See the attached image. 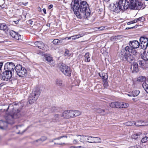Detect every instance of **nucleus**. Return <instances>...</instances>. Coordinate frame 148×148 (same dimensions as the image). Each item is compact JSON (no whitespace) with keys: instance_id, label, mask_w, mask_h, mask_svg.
<instances>
[{"instance_id":"9b49d317","label":"nucleus","mask_w":148,"mask_h":148,"mask_svg":"<svg viewBox=\"0 0 148 148\" xmlns=\"http://www.w3.org/2000/svg\"><path fill=\"white\" fill-rule=\"evenodd\" d=\"M79 141L82 142H91L90 140H92V137L90 136H83L78 135L77 136Z\"/></svg>"},{"instance_id":"680f3d73","label":"nucleus","mask_w":148,"mask_h":148,"mask_svg":"<svg viewBox=\"0 0 148 148\" xmlns=\"http://www.w3.org/2000/svg\"><path fill=\"white\" fill-rule=\"evenodd\" d=\"M33 21H32V20H30L29 21V23L30 24H33Z\"/></svg>"},{"instance_id":"ddd939ff","label":"nucleus","mask_w":148,"mask_h":148,"mask_svg":"<svg viewBox=\"0 0 148 148\" xmlns=\"http://www.w3.org/2000/svg\"><path fill=\"white\" fill-rule=\"evenodd\" d=\"M130 46L133 49H136L140 46V44L137 40L130 41L129 43Z\"/></svg>"},{"instance_id":"3c124183","label":"nucleus","mask_w":148,"mask_h":148,"mask_svg":"<svg viewBox=\"0 0 148 148\" xmlns=\"http://www.w3.org/2000/svg\"><path fill=\"white\" fill-rule=\"evenodd\" d=\"M80 0H72V1L71 4V7H72L73 5H74L75 3H77L79 1H80Z\"/></svg>"},{"instance_id":"ea45409f","label":"nucleus","mask_w":148,"mask_h":148,"mask_svg":"<svg viewBox=\"0 0 148 148\" xmlns=\"http://www.w3.org/2000/svg\"><path fill=\"white\" fill-rule=\"evenodd\" d=\"M140 91L139 90H136L132 92L133 96H137L139 93Z\"/></svg>"},{"instance_id":"0e129e2a","label":"nucleus","mask_w":148,"mask_h":148,"mask_svg":"<svg viewBox=\"0 0 148 148\" xmlns=\"http://www.w3.org/2000/svg\"><path fill=\"white\" fill-rule=\"evenodd\" d=\"M53 7V5H50L49 6L48 8L49 9H51V8Z\"/></svg>"},{"instance_id":"dca6fc26","label":"nucleus","mask_w":148,"mask_h":148,"mask_svg":"<svg viewBox=\"0 0 148 148\" xmlns=\"http://www.w3.org/2000/svg\"><path fill=\"white\" fill-rule=\"evenodd\" d=\"M128 54V53H127L124 51H121V52L119 54L120 58L123 61H126Z\"/></svg>"},{"instance_id":"c756f323","label":"nucleus","mask_w":148,"mask_h":148,"mask_svg":"<svg viewBox=\"0 0 148 148\" xmlns=\"http://www.w3.org/2000/svg\"><path fill=\"white\" fill-rule=\"evenodd\" d=\"M45 60L49 62H50L53 61L52 58L48 55H46L44 56Z\"/></svg>"},{"instance_id":"052dcab7","label":"nucleus","mask_w":148,"mask_h":148,"mask_svg":"<svg viewBox=\"0 0 148 148\" xmlns=\"http://www.w3.org/2000/svg\"><path fill=\"white\" fill-rule=\"evenodd\" d=\"M134 148H141V147L139 145H136L135 146H134Z\"/></svg>"},{"instance_id":"5701e85b","label":"nucleus","mask_w":148,"mask_h":148,"mask_svg":"<svg viewBox=\"0 0 148 148\" xmlns=\"http://www.w3.org/2000/svg\"><path fill=\"white\" fill-rule=\"evenodd\" d=\"M7 123L6 121H3L1 120H0V129L3 130L7 127Z\"/></svg>"},{"instance_id":"cd10ccee","label":"nucleus","mask_w":148,"mask_h":148,"mask_svg":"<svg viewBox=\"0 0 148 148\" xmlns=\"http://www.w3.org/2000/svg\"><path fill=\"white\" fill-rule=\"evenodd\" d=\"M85 35V34L82 33L73 36H71L72 37V40H75L76 39H78L80 37H81L84 36Z\"/></svg>"},{"instance_id":"2f4dec72","label":"nucleus","mask_w":148,"mask_h":148,"mask_svg":"<svg viewBox=\"0 0 148 148\" xmlns=\"http://www.w3.org/2000/svg\"><path fill=\"white\" fill-rule=\"evenodd\" d=\"M7 28V25L4 23H0V30H5Z\"/></svg>"},{"instance_id":"bb28decb","label":"nucleus","mask_w":148,"mask_h":148,"mask_svg":"<svg viewBox=\"0 0 148 148\" xmlns=\"http://www.w3.org/2000/svg\"><path fill=\"white\" fill-rule=\"evenodd\" d=\"M119 108H126L128 107L129 106V104L127 103L121 102H119Z\"/></svg>"},{"instance_id":"393cba45","label":"nucleus","mask_w":148,"mask_h":148,"mask_svg":"<svg viewBox=\"0 0 148 148\" xmlns=\"http://www.w3.org/2000/svg\"><path fill=\"white\" fill-rule=\"evenodd\" d=\"M141 59L145 61L147 60H148V53H146L145 51H144L143 52L141 53Z\"/></svg>"},{"instance_id":"49530a36","label":"nucleus","mask_w":148,"mask_h":148,"mask_svg":"<svg viewBox=\"0 0 148 148\" xmlns=\"http://www.w3.org/2000/svg\"><path fill=\"white\" fill-rule=\"evenodd\" d=\"M47 137H46V136H43V137H42L40 139L36 140V142H38L39 141H40L41 142H43V141H45L46 140H47Z\"/></svg>"},{"instance_id":"bf43d9fd","label":"nucleus","mask_w":148,"mask_h":148,"mask_svg":"<svg viewBox=\"0 0 148 148\" xmlns=\"http://www.w3.org/2000/svg\"><path fill=\"white\" fill-rule=\"evenodd\" d=\"M134 27H135V26L132 27H127L126 28V29H132L133 28H134Z\"/></svg>"},{"instance_id":"58836bf2","label":"nucleus","mask_w":148,"mask_h":148,"mask_svg":"<svg viewBox=\"0 0 148 148\" xmlns=\"http://www.w3.org/2000/svg\"><path fill=\"white\" fill-rule=\"evenodd\" d=\"M77 135L75 136V139H74V140L73 141V143L74 144H78L79 142V139L78 137H77Z\"/></svg>"},{"instance_id":"4be33fe9","label":"nucleus","mask_w":148,"mask_h":148,"mask_svg":"<svg viewBox=\"0 0 148 148\" xmlns=\"http://www.w3.org/2000/svg\"><path fill=\"white\" fill-rule=\"evenodd\" d=\"M56 85L60 87H63L64 85V84L62 80L59 79H56L55 81Z\"/></svg>"},{"instance_id":"a211bd4d","label":"nucleus","mask_w":148,"mask_h":148,"mask_svg":"<svg viewBox=\"0 0 148 148\" xmlns=\"http://www.w3.org/2000/svg\"><path fill=\"white\" fill-rule=\"evenodd\" d=\"M131 69L133 72H137L138 71V64L137 63L134 62L131 65Z\"/></svg>"},{"instance_id":"f03ea898","label":"nucleus","mask_w":148,"mask_h":148,"mask_svg":"<svg viewBox=\"0 0 148 148\" xmlns=\"http://www.w3.org/2000/svg\"><path fill=\"white\" fill-rule=\"evenodd\" d=\"M16 103L14 105L11 104H9L8 108L7 111H10V113L6 115L5 118L7 123L13 124L14 123V119L19 117V112L20 110L18 109L16 110Z\"/></svg>"},{"instance_id":"09e8293b","label":"nucleus","mask_w":148,"mask_h":148,"mask_svg":"<svg viewBox=\"0 0 148 148\" xmlns=\"http://www.w3.org/2000/svg\"><path fill=\"white\" fill-rule=\"evenodd\" d=\"M148 137L146 136L144 137L141 140V142L143 143H145L148 141Z\"/></svg>"},{"instance_id":"39448f33","label":"nucleus","mask_w":148,"mask_h":148,"mask_svg":"<svg viewBox=\"0 0 148 148\" xmlns=\"http://www.w3.org/2000/svg\"><path fill=\"white\" fill-rule=\"evenodd\" d=\"M15 71L17 74L20 77H24L27 75V71L20 64L16 66Z\"/></svg>"},{"instance_id":"e433bc0d","label":"nucleus","mask_w":148,"mask_h":148,"mask_svg":"<svg viewBox=\"0 0 148 148\" xmlns=\"http://www.w3.org/2000/svg\"><path fill=\"white\" fill-rule=\"evenodd\" d=\"M141 134V132H139L136 134H134L132 135V137L133 138L136 140L138 138V136L140 135Z\"/></svg>"},{"instance_id":"f257e3e1","label":"nucleus","mask_w":148,"mask_h":148,"mask_svg":"<svg viewBox=\"0 0 148 148\" xmlns=\"http://www.w3.org/2000/svg\"><path fill=\"white\" fill-rule=\"evenodd\" d=\"M74 14L79 18H81L82 16L87 19L90 16V11L88 7L87 2L84 0H80L74 3L71 7Z\"/></svg>"},{"instance_id":"c85d7f7f","label":"nucleus","mask_w":148,"mask_h":148,"mask_svg":"<svg viewBox=\"0 0 148 148\" xmlns=\"http://www.w3.org/2000/svg\"><path fill=\"white\" fill-rule=\"evenodd\" d=\"M144 121H138L134 123V124L137 126H145L146 125V124H142V123Z\"/></svg>"},{"instance_id":"5fc2aeb1","label":"nucleus","mask_w":148,"mask_h":148,"mask_svg":"<svg viewBox=\"0 0 148 148\" xmlns=\"http://www.w3.org/2000/svg\"><path fill=\"white\" fill-rule=\"evenodd\" d=\"M105 28L104 27L102 26L98 28V29H99L100 30H103Z\"/></svg>"},{"instance_id":"1a4fd4ad","label":"nucleus","mask_w":148,"mask_h":148,"mask_svg":"<svg viewBox=\"0 0 148 148\" xmlns=\"http://www.w3.org/2000/svg\"><path fill=\"white\" fill-rule=\"evenodd\" d=\"M16 69V66L14 63L12 62H7L4 66V70L10 72L14 71V69Z\"/></svg>"},{"instance_id":"79ce46f5","label":"nucleus","mask_w":148,"mask_h":148,"mask_svg":"<svg viewBox=\"0 0 148 148\" xmlns=\"http://www.w3.org/2000/svg\"><path fill=\"white\" fill-rule=\"evenodd\" d=\"M16 33L14 31L11 30L9 32V34L13 38H14V37L15 35H16Z\"/></svg>"},{"instance_id":"6e6552de","label":"nucleus","mask_w":148,"mask_h":148,"mask_svg":"<svg viewBox=\"0 0 148 148\" xmlns=\"http://www.w3.org/2000/svg\"><path fill=\"white\" fill-rule=\"evenodd\" d=\"M140 46L143 49H146L148 46V38L145 36H142L140 38Z\"/></svg>"},{"instance_id":"c03bdc74","label":"nucleus","mask_w":148,"mask_h":148,"mask_svg":"<svg viewBox=\"0 0 148 148\" xmlns=\"http://www.w3.org/2000/svg\"><path fill=\"white\" fill-rule=\"evenodd\" d=\"M64 55L65 56L68 57L71 56V54L70 53L69 50L66 49L64 53Z\"/></svg>"},{"instance_id":"7c9ffc66","label":"nucleus","mask_w":148,"mask_h":148,"mask_svg":"<svg viewBox=\"0 0 148 148\" xmlns=\"http://www.w3.org/2000/svg\"><path fill=\"white\" fill-rule=\"evenodd\" d=\"M100 76L104 80H106L108 78V75L106 73H99Z\"/></svg>"},{"instance_id":"8fccbe9b","label":"nucleus","mask_w":148,"mask_h":148,"mask_svg":"<svg viewBox=\"0 0 148 148\" xmlns=\"http://www.w3.org/2000/svg\"><path fill=\"white\" fill-rule=\"evenodd\" d=\"M60 42V40L58 39H54L53 41V44L56 45Z\"/></svg>"},{"instance_id":"a19ab883","label":"nucleus","mask_w":148,"mask_h":148,"mask_svg":"<svg viewBox=\"0 0 148 148\" xmlns=\"http://www.w3.org/2000/svg\"><path fill=\"white\" fill-rule=\"evenodd\" d=\"M134 122L133 121H129L125 123L124 124L126 126H131L132 125L134 124Z\"/></svg>"},{"instance_id":"4c0bfd02","label":"nucleus","mask_w":148,"mask_h":148,"mask_svg":"<svg viewBox=\"0 0 148 148\" xmlns=\"http://www.w3.org/2000/svg\"><path fill=\"white\" fill-rule=\"evenodd\" d=\"M22 38V37L21 35L17 33L14 38L17 40H21Z\"/></svg>"},{"instance_id":"f8f14e48","label":"nucleus","mask_w":148,"mask_h":148,"mask_svg":"<svg viewBox=\"0 0 148 148\" xmlns=\"http://www.w3.org/2000/svg\"><path fill=\"white\" fill-rule=\"evenodd\" d=\"M74 113L73 110H65L63 112V115L64 117L66 119H70L74 118Z\"/></svg>"},{"instance_id":"13d9d810","label":"nucleus","mask_w":148,"mask_h":148,"mask_svg":"<svg viewBox=\"0 0 148 148\" xmlns=\"http://www.w3.org/2000/svg\"><path fill=\"white\" fill-rule=\"evenodd\" d=\"M3 63L2 62H0V71L1 70V68L3 65Z\"/></svg>"},{"instance_id":"f3484780","label":"nucleus","mask_w":148,"mask_h":148,"mask_svg":"<svg viewBox=\"0 0 148 148\" xmlns=\"http://www.w3.org/2000/svg\"><path fill=\"white\" fill-rule=\"evenodd\" d=\"M138 63L141 68L145 69L147 68V64L146 61L142 59H140L138 61Z\"/></svg>"},{"instance_id":"412c9836","label":"nucleus","mask_w":148,"mask_h":148,"mask_svg":"<svg viewBox=\"0 0 148 148\" xmlns=\"http://www.w3.org/2000/svg\"><path fill=\"white\" fill-rule=\"evenodd\" d=\"M109 106L112 108H119V103L118 101L112 102L109 103Z\"/></svg>"},{"instance_id":"72a5a7b5","label":"nucleus","mask_w":148,"mask_h":148,"mask_svg":"<svg viewBox=\"0 0 148 148\" xmlns=\"http://www.w3.org/2000/svg\"><path fill=\"white\" fill-rule=\"evenodd\" d=\"M73 112L74 113V118L79 116L81 114L80 112L78 110H73Z\"/></svg>"},{"instance_id":"20e7f679","label":"nucleus","mask_w":148,"mask_h":148,"mask_svg":"<svg viewBox=\"0 0 148 148\" xmlns=\"http://www.w3.org/2000/svg\"><path fill=\"white\" fill-rule=\"evenodd\" d=\"M129 8L131 9L138 10L143 9L144 6L143 4L138 0H130Z\"/></svg>"},{"instance_id":"4d7b16f0","label":"nucleus","mask_w":148,"mask_h":148,"mask_svg":"<svg viewBox=\"0 0 148 148\" xmlns=\"http://www.w3.org/2000/svg\"><path fill=\"white\" fill-rule=\"evenodd\" d=\"M55 144H57V145H62L65 144L63 142H60L59 143H55Z\"/></svg>"},{"instance_id":"de8ad7c7","label":"nucleus","mask_w":148,"mask_h":148,"mask_svg":"<svg viewBox=\"0 0 148 148\" xmlns=\"http://www.w3.org/2000/svg\"><path fill=\"white\" fill-rule=\"evenodd\" d=\"M103 86L105 88H107L108 86V84L106 80H105L103 81Z\"/></svg>"},{"instance_id":"6e6d98bb","label":"nucleus","mask_w":148,"mask_h":148,"mask_svg":"<svg viewBox=\"0 0 148 148\" xmlns=\"http://www.w3.org/2000/svg\"><path fill=\"white\" fill-rule=\"evenodd\" d=\"M132 24L134 23H136L137 22V20L136 19H135L134 20L131 21Z\"/></svg>"},{"instance_id":"423d86ee","label":"nucleus","mask_w":148,"mask_h":148,"mask_svg":"<svg viewBox=\"0 0 148 148\" xmlns=\"http://www.w3.org/2000/svg\"><path fill=\"white\" fill-rule=\"evenodd\" d=\"M40 93L39 90H36L33 92L29 98V103L32 104L36 101L39 97Z\"/></svg>"},{"instance_id":"9d476101","label":"nucleus","mask_w":148,"mask_h":148,"mask_svg":"<svg viewBox=\"0 0 148 148\" xmlns=\"http://www.w3.org/2000/svg\"><path fill=\"white\" fill-rule=\"evenodd\" d=\"M1 79L4 81H7L10 79L12 77V72L8 71H4L1 74Z\"/></svg>"},{"instance_id":"b1692460","label":"nucleus","mask_w":148,"mask_h":148,"mask_svg":"<svg viewBox=\"0 0 148 148\" xmlns=\"http://www.w3.org/2000/svg\"><path fill=\"white\" fill-rule=\"evenodd\" d=\"M90 140L91 142H89L90 143H97L101 142V138L97 137H92V140Z\"/></svg>"},{"instance_id":"6ab92c4d","label":"nucleus","mask_w":148,"mask_h":148,"mask_svg":"<svg viewBox=\"0 0 148 148\" xmlns=\"http://www.w3.org/2000/svg\"><path fill=\"white\" fill-rule=\"evenodd\" d=\"M125 49L126 52H128V53L131 54H137V52L134 49L132 48L131 47H130L129 46H127L125 47Z\"/></svg>"},{"instance_id":"4468645a","label":"nucleus","mask_w":148,"mask_h":148,"mask_svg":"<svg viewBox=\"0 0 148 148\" xmlns=\"http://www.w3.org/2000/svg\"><path fill=\"white\" fill-rule=\"evenodd\" d=\"M137 54H132L128 53L127 56V59L126 61H127L130 63H132L133 61L137 58Z\"/></svg>"},{"instance_id":"69168bd1","label":"nucleus","mask_w":148,"mask_h":148,"mask_svg":"<svg viewBox=\"0 0 148 148\" xmlns=\"http://www.w3.org/2000/svg\"><path fill=\"white\" fill-rule=\"evenodd\" d=\"M43 11L45 14H46V10L45 9V8L43 9Z\"/></svg>"},{"instance_id":"aec40b11","label":"nucleus","mask_w":148,"mask_h":148,"mask_svg":"<svg viewBox=\"0 0 148 148\" xmlns=\"http://www.w3.org/2000/svg\"><path fill=\"white\" fill-rule=\"evenodd\" d=\"M97 112L98 113H100L103 116L107 115L108 113V110L107 109L99 108L97 110Z\"/></svg>"},{"instance_id":"774afa93","label":"nucleus","mask_w":148,"mask_h":148,"mask_svg":"<svg viewBox=\"0 0 148 148\" xmlns=\"http://www.w3.org/2000/svg\"><path fill=\"white\" fill-rule=\"evenodd\" d=\"M69 148H77V147H76L71 146Z\"/></svg>"},{"instance_id":"603ef678","label":"nucleus","mask_w":148,"mask_h":148,"mask_svg":"<svg viewBox=\"0 0 148 148\" xmlns=\"http://www.w3.org/2000/svg\"><path fill=\"white\" fill-rule=\"evenodd\" d=\"M58 109V108H56L55 107H53L51 108V110L53 112L56 111Z\"/></svg>"},{"instance_id":"a18cd8bd","label":"nucleus","mask_w":148,"mask_h":148,"mask_svg":"<svg viewBox=\"0 0 148 148\" xmlns=\"http://www.w3.org/2000/svg\"><path fill=\"white\" fill-rule=\"evenodd\" d=\"M137 22L141 21L143 22L145 20V18L143 16H142L139 18H136Z\"/></svg>"},{"instance_id":"864d4df0","label":"nucleus","mask_w":148,"mask_h":148,"mask_svg":"<svg viewBox=\"0 0 148 148\" xmlns=\"http://www.w3.org/2000/svg\"><path fill=\"white\" fill-rule=\"evenodd\" d=\"M63 137H66V138H67V136H60V137H58V138H54V140H59V139H60L62 138H63Z\"/></svg>"},{"instance_id":"e2e57ef3","label":"nucleus","mask_w":148,"mask_h":148,"mask_svg":"<svg viewBox=\"0 0 148 148\" xmlns=\"http://www.w3.org/2000/svg\"><path fill=\"white\" fill-rule=\"evenodd\" d=\"M71 38H72L71 37V36L69 37H67L66 38H65V39L66 40H69V39H70Z\"/></svg>"},{"instance_id":"f704fd0d","label":"nucleus","mask_w":148,"mask_h":148,"mask_svg":"<svg viewBox=\"0 0 148 148\" xmlns=\"http://www.w3.org/2000/svg\"><path fill=\"white\" fill-rule=\"evenodd\" d=\"M146 80V77L143 76H140L138 77L137 80L138 81L144 82Z\"/></svg>"},{"instance_id":"2eb2a0df","label":"nucleus","mask_w":148,"mask_h":148,"mask_svg":"<svg viewBox=\"0 0 148 148\" xmlns=\"http://www.w3.org/2000/svg\"><path fill=\"white\" fill-rule=\"evenodd\" d=\"M34 45L40 49L44 50H45V44L41 41L35 42L34 43Z\"/></svg>"},{"instance_id":"338daca9","label":"nucleus","mask_w":148,"mask_h":148,"mask_svg":"<svg viewBox=\"0 0 148 148\" xmlns=\"http://www.w3.org/2000/svg\"><path fill=\"white\" fill-rule=\"evenodd\" d=\"M27 3H28L27 2L26 3H22V4L23 5H26V4H27Z\"/></svg>"},{"instance_id":"37998d69","label":"nucleus","mask_w":148,"mask_h":148,"mask_svg":"<svg viewBox=\"0 0 148 148\" xmlns=\"http://www.w3.org/2000/svg\"><path fill=\"white\" fill-rule=\"evenodd\" d=\"M142 86L144 89L147 91V90H148V84H147L146 82H144Z\"/></svg>"},{"instance_id":"0eeeda50","label":"nucleus","mask_w":148,"mask_h":148,"mask_svg":"<svg viewBox=\"0 0 148 148\" xmlns=\"http://www.w3.org/2000/svg\"><path fill=\"white\" fill-rule=\"evenodd\" d=\"M60 69L62 72L65 75L70 76L71 71L70 68L65 64H62L60 67Z\"/></svg>"},{"instance_id":"c9c22d12","label":"nucleus","mask_w":148,"mask_h":148,"mask_svg":"<svg viewBox=\"0 0 148 148\" xmlns=\"http://www.w3.org/2000/svg\"><path fill=\"white\" fill-rule=\"evenodd\" d=\"M63 115V113L62 114H56L54 116V117L55 119L56 120H58L59 119H60L61 117H64V116H62Z\"/></svg>"},{"instance_id":"7ed1b4c3","label":"nucleus","mask_w":148,"mask_h":148,"mask_svg":"<svg viewBox=\"0 0 148 148\" xmlns=\"http://www.w3.org/2000/svg\"><path fill=\"white\" fill-rule=\"evenodd\" d=\"M129 2L127 0H120L118 3L114 4L113 10L116 12H120V10H124L129 8Z\"/></svg>"},{"instance_id":"473e14b6","label":"nucleus","mask_w":148,"mask_h":148,"mask_svg":"<svg viewBox=\"0 0 148 148\" xmlns=\"http://www.w3.org/2000/svg\"><path fill=\"white\" fill-rule=\"evenodd\" d=\"M119 37V36H112L110 38V40L111 41H115L118 40Z\"/></svg>"},{"instance_id":"a878e982","label":"nucleus","mask_w":148,"mask_h":148,"mask_svg":"<svg viewBox=\"0 0 148 148\" xmlns=\"http://www.w3.org/2000/svg\"><path fill=\"white\" fill-rule=\"evenodd\" d=\"M84 60L86 62H89L90 61V58L89 53H86L84 56Z\"/></svg>"}]
</instances>
